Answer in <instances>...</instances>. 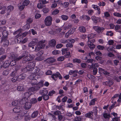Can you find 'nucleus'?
Returning <instances> with one entry per match:
<instances>
[{"label": "nucleus", "instance_id": "obj_57", "mask_svg": "<svg viewBox=\"0 0 121 121\" xmlns=\"http://www.w3.org/2000/svg\"><path fill=\"white\" fill-rule=\"evenodd\" d=\"M21 118V117L18 113V114H17L16 115L15 117V119L16 120H18Z\"/></svg>", "mask_w": 121, "mask_h": 121}, {"label": "nucleus", "instance_id": "obj_10", "mask_svg": "<svg viewBox=\"0 0 121 121\" xmlns=\"http://www.w3.org/2000/svg\"><path fill=\"white\" fill-rule=\"evenodd\" d=\"M38 39H33L32 41L29 43L28 45L29 47H30L35 45V43H38Z\"/></svg>", "mask_w": 121, "mask_h": 121}, {"label": "nucleus", "instance_id": "obj_22", "mask_svg": "<svg viewBox=\"0 0 121 121\" xmlns=\"http://www.w3.org/2000/svg\"><path fill=\"white\" fill-rule=\"evenodd\" d=\"M37 76L36 74H34L31 73V74L29 76V78L31 80L36 79V78H38V77H37Z\"/></svg>", "mask_w": 121, "mask_h": 121}, {"label": "nucleus", "instance_id": "obj_11", "mask_svg": "<svg viewBox=\"0 0 121 121\" xmlns=\"http://www.w3.org/2000/svg\"><path fill=\"white\" fill-rule=\"evenodd\" d=\"M19 70L16 69L10 73V76L12 77L17 76L16 75L19 74L18 73H19Z\"/></svg>", "mask_w": 121, "mask_h": 121}, {"label": "nucleus", "instance_id": "obj_51", "mask_svg": "<svg viewBox=\"0 0 121 121\" xmlns=\"http://www.w3.org/2000/svg\"><path fill=\"white\" fill-rule=\"evenodd\" d=\"M64 59L65 58L64 56H61L57 58V60L58 61H62L64 60Z\"/></svg>", "mask_w": 121, "mask_h": 121}, {"label": "nucleus", "instance_id": "obj_34", "mask_svg": "<svg viewBox=\"0 0 121 121\" xmlns=\"http://www.w3.org/2000/svg\"><path fill=\"white\" fill-rule=\"evenodd\" d=\"M91 19L95 23H97V20L98 18V17H96L95 16H92Z\"/></svg>", "mask_w": 121, "mask_h": 121}, {"label": "nucleus", "instance_id": "obj_18", "mask_svg": "<svg viewBox=\"0 0 121 121\" xmlns=\"http://www.w3.org/2000/svg\"><path fill=\"white\" fill-rule=\"evenodd\" d=\"M35 65V62H30L28 63V66L30 69H31L34 67Z\"/></svg>", "mask_w": 121, "mask_h": 121}, {"label": "nucleus", "instance_id": "obj_60", "mask_svg": "<svg viewBox=\"0 0 121 121\" xmlns=\"http://www.w3.org/2000/svg\"><path fill=\"white\" fill-rule=\"evenodd\" d=\"M113 47L112 46H110L107 48V50L108 52H110L113 50Z\"/></svg>", "mask_w": 121, "mask_h": 121}, {"label": "nucleus", "instance_id": "obj_61", "mask_svg": "<svg viewBox=\"0 0 121 121\" xmlns=\"http://www.w3.org/2000/svg\"><path fill=\"white\" fill-rule=\"evenodd\" d=\"M76 29L75 28H73L70 29L69 31L70 32L71 34H73L75 30Z\"/></svg>", "mask_w": 121, "mask_h": 121}, {"label": "nucleus", "instance_id": "obj_16", "mask_svg": "<svg viewBox=\"0 0 121 121\" xmlns=\"http://www.w3.org/2000/svg\"><path fill=\"white\" fill-rule=\"evenodd\" d=\"M24 106V108L26 109L30 108L31 107V104L29 102L26 103Z\"/></svg>", "mask_w": 121, "mask_h": 121}, {"label": "nucleus", "instance_id": "obj_56", "mask_svg": "<svg viewBox=\"0 0 121 121\" xmlns=\"http://www.w3.org/2000/svg\"><path fill=\"white\" fill-rule=\"evenodd\" d=\"M30 25L29 24H27L24 26L23 27L24 29L25 30H27L29 29L30 27Z\"/></svg>", "mask_w": 121, "mask_h": 121}, {"label": "nucleus", "instance_id": "obj_25", "mask_svg": "<svg viewBox=\"0 0 121 121\" xmlns=\"http://www.w3.org/2000/svg\"><path fill=\"white\" fill-rule=\"evenodd\" d=\"M79 31L81 32L85 33L86 31V29L83 26L80 27L78 28Z\"/></svg>", "mask_w": 121, "mask_h": 121}, {"label": "nucleus", "instance_id": "obj_37", "mask_svg": "<svg viewBox=\"0 0 121 121\" xmlns=\"http://www.w3.org/2000/svg\"><path fill=\"white\" fill-rule=\"evenodd\" d=\"M17 61L15 60H12L9 63L10 65L12 66L15 65L16 64V62Z\"/></svg>", "mask_w": 121, "mask_h": 121}, {"label": "nucleus", "instance_id": "obj_42", "mask_svg": "<svg viewBox=\"0 0 121 121\" xmlns=\"http://www.w3.org/2000/svg\"><path fill=\"white\" fill-rule=\"evenodd\" d=\"M98 72V69L96 68H93V75H95Z\"/></svg>", "mask_w": 121, "mask_h": 121}, {"label": "nucleus", "instance_id": "obj_4", "mask_svg": "<svg viewBox=\"0 0 121 121\" xmlns=\"http://www.w3.org/2000/svg\"><path fill=\"white\" fill-rule=\"evenodd\" d=\"M52 18L50 16H47L44 20V23L47 26H50L52 24Z\"/></svg>", "mask_w": 121, "mask_h": 121}, {"label": "nucleus", "instance_id": "obj_14", "mask_svg": "<svg viewBox=\"0 0 121 121\" xmlns=\"http://www.w3.org/2000/svg\"><path fill=\"white\" fill-rule=\"evenodd\" d=\"M56 41L54 39H52L49 41V45L51 47H54L56 45Z\"/></svg>", "mask_w": 121, "mask_h": 121}, {"label": "nucleus", "instance_id": "obj_15", "mask_svg": "<svg viewBox=\"0 0 121 121\" xmlns=\"http://www.w3.org/2000/svg\"><path fill=\"white\" fill-rule=\"evenodd\" d=\"M24 86L23 85H20L17 86V90L19 91H22L25 90Z\"/></svg>", "mask_w": 121, "mask_h": 121}, {"label": "nucleus", "instance_id": "obj_59", "mask_svg": "<svg viewBox=\"0 0 121 121\" xmlns=\"http://www.w3.org/2000/svg\"><path fill=\"white\" fill-rule=\"evenodd\" d=\"M22 35V33L20 32L17 35V38L19 39L22 38L23 37Z\"/></svg>", "mask_w": 121, "mask_h": 121}, {"label": "nucleus", "instance_id": "obj_35", "mask_svg": "<svg viewBox=\"0 0 121 121\" xmlns=\"http://www.w3.org/2000/svg\"><path fill=\"white\" fill-rule=\"evenodd\" d=\"M61 17L63 20L65 21L67 20L69 18V17L67 16L64 15H62Z\"/></svg>", "mask_w": 121, "mask_h": 121}, {"label": "nucleus", "instance_id": "obj_40", "mask_svg": "<svg viewBox=\"0 0 121 121\" xmlns=\"http://www.w3.org/2000/svg\"><path fill=\"white\" fill-rule=\"evenodd\" d=\"M68 49L67 48H63L61 50L62 52V54L63 55H64L66 54L68 52Z\"/></svg>", "mask_w": 121, "mask_h": 121}, {"label": "nucleus", "instance_id": "obj_27", "mask_svg": "<svg viewBox=\"0 0 121 121\" xmlns=\"http://www.w3.org/2000/svg\"><path fill=\"white\" fill-rule=\"evenodd\" d=\"M11 80L12 82H15L17 81H19L17 76L13 77L11 78Z\"/></svg>", "mask_w": 121, "mask_h": 121}, {"label": "nucleus", "instance_id": "obj_52", "mask_svg": "<svg viewBox=\"0 0 121 121\" xmlns=\"http://www.w3.org/2000/svg\"><path fill=\"white\" fill-rule=\"evenodd\" d=\"M103 116L105 118H109L110 117V115L109 114L107 113L104 114Z\"/></svg>", "mask_w": 121, "mask_h": 121}, {"label": "nucleus", "instance_id": "obj_46", "mask_svg": "<svg viewBox=\"0 0 121 121\" xmlns=\"http://www.w3.org/2000/svg\"><path fill=\"white\" fill-rule=\"evenodd\" d=\"M36 74L37 77V75L39 76H42L43 74V73L42 71H38L37 73Z\"/></svg>", "mask_w": 121, "mask_h": 121}, {"label": "nucleus", "instance_id": "obj_44", "mask_svg": "<svg viewBox=\"0 0 121 121\" xmlns=\"http://www.w3.org/2000/svg\"><path fill=\"white\" fill-rule=\"evenodd\" d=\"M43 97V99L45 100H48L49 98V96L47 95H42Z\"/></svg>", "mask_w": 121, "mask_h": 121}, {"label": "nucleus", "instance_id": "obj_29", "mask_svg": "<svg viewBox=\"0 0 121 121\" xmlns=\"http://www.w3.org/2000/svg\"><path fill=\"white\" fill-rule=\"evenodd\" d=\"M31 81V84L33 86L34 85H38L37 81L36 79H33Z\"/></svg>", "mask_w": 121, "mask_h": 121}, {"label": "nucleus", "instance_id": "obj_36", "mask_svg": "<svg viewBox=\"0 0 121 121\" xmlns=\"http://www.w3.org/2000/svg\"><path fill=\"white\" fill-rule=\"evenodd\" d=\"M40 45H38L36 46L35 50V52H37L43 48L41 47L42 46Z\"/></svg>", "mask_w": 121, "mask_h": 121}, {"label": "nucleus", "instance_id": "obj_58", "mask_svg": "<svg viewBox=\"0 0 121 121\" xmlns=\"http://www.w3.org/2000/svg\"><path fill=\"white\" fill-rule=\"evenodd\" d=\"M106 35H110L112 36L113 35V33L111 31H108L107 32Z\"/></svg>", "mask_w": 121, "mask_h": 121}, {"label": "nucleus", "instance_id": "obj_7", "mask_svg": "<svg viewBox=\"0 0 121 121\" xmlns=\"http://www.w3.org/2000/svg\"><path fill=\"white\" fill-rule=\"evenodd\" d=\"M113 81L111 79H108V81H106L103 83V84L104 85L111 87L113 84Z\"/></svg>", "mask_w": 121, "mask_h": 121}, {"label": "nucleus", "instance_id": "obj_24", "mask_svg": "<svg viewBox=\"0 0 121 121\" xmlns=\"http://www.w3.org/2000/svg\"><path fill=\"white\" fill-rule=\"evenodd\" d=\"M45 42V40H42L40 41L38 45H41L42 47L43 48L45 46V45L44 43Z\"/></svg>", "mask_w": 121, "mask_h": 121}, {"label": "nucleus", "instance_id": "obj_6", "mask_svg": "<svg viewBox=\"0 0 121 121\" xmlns=\"http://www.w3.org/2000/svg\"><path fill=\"white\" fill-rule=\"evenodd\" d=\"M56 60L53 57H50L44 60V62L48 64H51L56 61Z\"/></svg>", "mask_w": 121, "mask_h": 121}, {"label": "nucleus", "instance_id": "obj_8", "mask_svg": "<svg viewBox=\"0 0 121 121\" xmlns=\"http://www.w3.org/2000/svg\"><path fill=\"white\" fill-rule=\"evenodd\" d=\"M93 28L97 32L100 33L103 32L105 29L103 27H101L99 26H94Z\"/></svg>", "mask_w": 121, "mask_h": 121}, {"label": "nucleus", "instance_id": "obj_21", "mask_svg": "<svg viewBox=\"0 0 121 121\" xmlns=\"http://www.w3.org/2000/svg\"><path fill=\"white\" fill-rule=\"evenodd\" d=\"M48 91L45 89L40 90L39 91L40 94L42 95H46L48 94Z\"/></svg>", "mask_w": 121, "mask_h": 121}, {"label": "nucleus", "instance_id": "obj_17", "mask_svg": "<svg viewBox=\"0 0 121 121\" xmlns=\"http://www.w3.org/2000/svg\"><path fill=\"white\" fill-rule=\"evenodd\" d=\"M87 43L88 46L89 47L90 49H93L95 48V45L93 44V43H91L90 41H88Z\"/></svg>", "mask_w": 121, "mask_h": 121}, {"label": "nucleus", "instance_id": "obj_45", "mask_svg": "<svg viewBox=\"0 0 121 121\" xmlns=\"http://www.w3.org/2000/svg\"><path fill=\"white\" fill-rule=\"evenodd\" d=\"M59 12V10L57 9L55 10L52 12V14L54 15H55L57 14Z\"/></svg>", "mask_w": 121, "mask_h": 121}, {"label": "nucleus", "instance_id": "obj_54", "mask_svg": "<svg viewBox=\"0 0 121 121\" xmlns=\"http://www.w3.org/2000/svg\"><path fill=\"white\" fill-rule=\"evenodd\" d=\"M35 91V89L34 88V87L33 86L30 88L29 89V92L31 93Z\"/></svg>", "mask_w": 121, "mask_h": 121}, {"label": "nucleus", "instance_id": "obj_2", "mask_svg": "<svg viewBox=\"0 0 121 121\" xmlns=\"http://www.w3.org/2000/svg\"><path fill=\"white\" fill-rule=\"evenodd\" d=\"M22 58H23L24 60L25 61H30L33 58L32 56L26 51L22 55L20 56V60Z\"/></svg>", "mask_w": 121, "mask_h": 121}, {"label": "nucleus", "instance_id": "obj_39", "mask_svg": "<svg viewBox=\"0 0 121 121\" xmlns=\"http://www.w3.org/2000/svg\"><path fill=\"white\" fill-rule=\"evenodd\" d=\"M60 52V51L56 50H55L52 52V53L54 55L58 54Z\"/></svg>", "mask_w": 121, "mask_h": 121}, {"label": "nucleus", "instance_id": "obj_23", "mask_svg": "<svg viewBox=\"0 0 121 121\" xmlns=\"http://www.w3.org/2000/svg\"><path fill=\"white\" fill-rule=\"evenodd\" d=\"M72 27V25L70 24L66 23L64 25V30H66L69 29Z\"/></svg>", "mask_w": 121, "mask_h": 121}, {"label": "nucleus", "instance_id": "obj_20", "mask_svg": "<svg viewBox=\"0 0 121 121\" xmlns=\"http://www.w3.org/2000/svg\"><path fill=\"white\" fill-rule=\"evenodd\" d=\"M26 75L24 73L21 74L17 76L19 80L20 81V80H22L25 79Z\"/></svg>", "mask_w": 121, "mask_h": 121}, {"label": "nucleus", "instance_id": "obj_49", "mask_svg": "<svg viewBox=\"0 0 121 121\" xmlns=\"http://www.w3.org/2000/svg\"><path fill=\"white\" fill-rule=\"evenodd\" d=\"M73 61L74 63L77 62L78 63H80L81 62V61L80 60L77 58L73 59Z\"/></svg>", "mask_w": 121, "mask_h": 121}, {"label": "nucleus", "instance_id": "obj_63", "mask_svg": "<svg viewBox=\"0 0 121 121\" xmlns=\"http://www.w3.org/2000/svg\"><path fill=\"white\" fill-rule=\"evenodd\" d=\"M7 56V55H4L1 56L0 58V61H2L5 59Z\"/></svg>", "mask_w": 121, "mask_h": 121}, {"label": "nucleus", "instance_id": "obj_3", "mask_svg": "<svg viewBox=\"0 0 121 121\" xmlns=\"http://www.w3.org/2000/svg\"><path fill=\"white\" fill-rule=\"evenodd\" d=\"M8 57L9 59L15 60H20V56L17 57V55L13 52H10L8 55Z\"/></svg>", "mask_w": 121, "mask_h": 121}, {"label": "nucleus", "instance_id": "obj_41", "mask_svg": "<svg viewBox=\"0 0 121 121\" xmlns=\"http://www.w3.org/2000/svg\"><path fill=\"white\" fill-rule=\"evenodd\" d=\"M36 60L39 61H41L44 59V58L42 56H38L36 59Z\"/></svg>", "mask_w": 121, "mask_h": 121}, {"label": "nucleus", "instance_id": "obj_9", "mask_svg": "<svg viewBox=\"0 0 121 121\" xmlns=\"http://www.w3.org/2000/svg\"><path fill=\"white\" fill-rule=\"evenodd\" d=\"M22 109L21 106H17L14 108L13 111L15 113H19Z\"/></svg>", "mask_w": 121, "mask_h": 121}, {"label": "nucleus", "instance_id": "obj_31", "mask_svg": "<svg viewBox=\"0 0 121 121\" xmlns=\"http://www.w3.org/2000/svg\"><path fill=\"white\" fill-rule=\"evenodd\" d=\"M10 65V64L8 61H5L3 65V67L5 68L8 67Z\"/></svg>", "mask_w": 121, "mask_h": 121}, {"label": "nucleus", "instance_id": "obj_50", "mask_svg": "<svg viewBox=\"0 0 121 121\" xmlns=\"http://www.w3.org/2000/svg\"><path fill=\"white\" fill-rule=\"evenodd\" d=\"M53 112L54 115H59L61 114V113L60 111H56L55 112Z\"/></svg>", "mask_w": 121, "mask_h": 121}, {"label": "nucleus", "instance_id": "obj_28", "mask_svg": "<svg viewBox=\"0 0 121 121\" xmlns=\"http://www.w3.org/2000/svg\"><path fill=\"white\" fill-rule=\"evenodd\" d=\"M30 71L31 72V73L36 74L37 73V68L36 67H34L30 69Z\"/></svg>", "mask_w": 121, "mask_h": 121}, {"label": "nucleus", "instance_id": "obj_19", "mask_svg": "<svg viewBox=\"0 0 121 121\" xmlns=\"http://www.w3.org/2000/svg\"><path fill=\"white\" fill-rule=\"evenodd\" d=\"M18 6L19 9L21 11L22 10L24 9L25 6L23 3H19L18 5Z\"/></svg>", "mask_w": 121, "mask_h": 121}, {"label": "nucleus", "instance_id": "obj_48", "mask_svg": "<svg viewBox=\"0 0 121 121\" xmlns=\"http://www.w3.org/2000/svg\"><path fill=\"white\" fill-rule=\"evenodd\" d=\"M60 42L62 43H65L67 42V40H66L64 39H61L60 40Z\"/></svg>", "mask_w": 121, "mask_h": 121}, {"label": "nucleus", "instance_id": "obj_13", "mask_svg": "<svg viewBox=\"0 0 121 121\" xmlns=\"http://www.w3.org/2000/svg\"><path fill=\"white\" fill-rule=\"evenodd\" d=\"M32 94V93L29 91L28 92H26L24 93L22 95V96L23 98L26 99L31 94Z\"/></svg>", "mask_w": 121, "mask_h": 121}, {"label": "nucleus", "instance_id": "obj_53", "mask_svg": "<svg viewBox=\"0 0 121 121\" xmlns=\"http://www.w3.org/2000/svg\"><path fill=\"white\" fill-rule=\"evenodd\" d=\"M44 52L43 50H41L38 52L37 54V55L38 56H42V55L43 54Z\"/></svg>", "mask_w": 121, "mask_h": 121}, {"label": "nucleus", "instance_id": "obj_5", "mask_svg": "<svg viewBox=\"0 0 121 121\" xmlns=\"http://www.w3.org/2000/svg\"><path fill=\"white\" fill-rule=\"evenodd\" d=\"M51 77L55 81L56 80V79L58 77L60 79H61L62 78V77L60 74L59 72H58L53 74L52 75Z\"/></svg>", "mask_w": 121, "mask_h": 121}, {"label": "nucleus", "instance_id": "obj_1", "mask_svg": "<svg viewBox=\"0 0 121 121\" xmlns=\"http://www.w3.org/2000/svg\"><path fill=\"white\" fill-rule=\"evenodd\" d=\"M3 36L1 37V42L3 43L4 46H7L9 44V42L7 39L8 35V32L6 30L2 32Z\"/></svg>", "mask_w": 121, "mask_h": 121}, {"label": "nucleus", "instance_id": "obj_64", "mask_svg": "<svg viewBox=\"0 0 121 121\" xmlns=\"http://www.w3.org/2000/svg\"><path fill=\"white\" fill-rule=\"evenodd\" d=\"M23 71L25 72H26L27 71H30V69L27 66L23 69Z\"/></svg>", "mask_w": 121, "mask_h": 121}, {"label": "nucleus", "instance_id": "obj_43", "mask_svg": "<svg viewBox=\"0 0 121 121\" xmlns=\"http://www.w3.org/2000/svg\"><path fill=\"white\" fill-rule=\"evenodd\" d=\"M30 2V1L29 0H25L24 1L23 3L25 6H27L29 4Z\"/></svg>", "mask_w": 121, "mask_h": 121}, {"label": "nucleus", "instance_id": "obj_33", "mask_svg": "<svg viewBox=\"0 0 121 121\" xmlns=\"http://www.w3.org/2000/svg\"><path fill=\"white\" fill-rule=\"evenodd\" d=\"M26 99L24 98H22L19 100V103L21 104H23L26 102Z\"/></svg>", "mask_w": 121, "mask_h": 121}, {"label": "nucleus", "instance_id": "obj_26", "mask_svg": "<svg viewBox=\"0 0 121 121\" xmlns=\"http://www.w3.org/2000/svg\"><path fill=\"white\" fill-rule=\"evenodd\" d=\"M14 7L12 5H10L8 6L7 8V11L10 12L12 11L14 9Z\"/></svg>", "mask_w": 121, "mask_h": 121}, {"label": "nucleus", "instance_id": "obj_62", "mask_svg": "<svg viewBox=\"0 0 121 121\" xmlns=\"http://www.w3.org/2000/svg\"><path fill=\"white\" fill-rule=\"evenodd\" d=\"M97 47L98 49L99 50H103L104 49V46L98 45L97 46Z\"/></svg>", "mask_w": 121, "mask_h": 121}, {"label": "nucleus", "instance_id": "obj_47", "mask_svg": "<svg viewBox=\"0 0 121 121\" xmlns=\"http://www.w3.org/2000/svg\"><path fill=\"white\" fill-rule=\"evenodd\" d=\"M64 56L66 58L70 57L71 56L70 52H67V53L65 54L64 55Z\"/></svg>", "mask_w": 121, "mask_h": 121}, {"label": "nucleus", "instance_id": "obj_30", "mask_svg": "<svg viewBox=\"0 0 121 121\" xmlns=\"http://www.w3.org/2000/svg\"><path fill=\"white\" fill-rule=\"evenodd\" d=\"M96 36V35L94 34L91 33L89 34L88 35V40H90L91 39L94 38Z\"/></svg>", "mask_w": 121, "mask_h": 121}, {"label": "nucleus", "instance_id": "obj_32", "mask_svg": "<svg viewBox=\"0 0 121 121\" xmlns=\"http://www.w3.org/2000/svg\"><path fill=\"white\" fill-rule=\"evenodd\" d=\"M38 113V111H34L32 114L31 117L32 118H34L36 117Z\"/></svg>", "mask_w": 121, "mask_h": 121}, {"label": "nucleus", "instance_id": "obj_12", "mask_svg": "<svg viewBox=\"0 0 121 121\" xmlns=\"http://www.w3.org/2000/svg\"><path fill=\"white\" fill-rule=\"evenodd\" d=\"M93 112H92L91 111H90L86 114L85 115V117L92 119H93V118L92 117L93 116Z\"/></svg>", "mask_w": 121, "mask_h": 121}, {"label": "nucleus", "instance_id": "obj_38", "mask_svg": "<svg viewBox=\"0 0 121 121\" xmlns=\"http://www.w3.org/2000/svg\"><path fill=\"white\" fill-rule=\"evenodd\" d=\"M31 104H35L37 102V99L35 98H32L31 99Z\"/></svg>", "mask_w": 121, "mask_h": 121}, {"label": "nucleus", "instance_id": "obj_55", "mask_svg": "<svg viewBox=\"0 0 121 121\" xmlns=\"http://www.w3.org/2000/svg\"><path fill=\"white\" fill-rule=\"evenodd\" d=\"M18 113L21 117L26 116V115H25V113L23 111H21V112H20Z\"/></svg>", "mask_w": 121, "mask_h": 121}]
</instances>
